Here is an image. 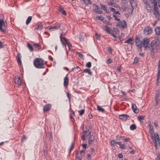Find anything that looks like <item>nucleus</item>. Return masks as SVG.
I'll return each instance as SVG.
<instances>
[{
    "instance_id": "obj_48",
    "label": "nucleus",
    "mask_w": 160,
    "mask_h": 160,
    "mask_svg": "<svg viewBox=\"0 0 160 160\" xmlns=\"http://www.w3.org/2000/svg\"><path fill=\"white\" fill-rule=\"evenodd\" d=\"M89 129L88 130V132H89V133L88 134V135H92L91 134V132L92 131V130H91V127H90V126H89Z\"/></svg>"
},
{
    "instance_id": "obj_56",
    "label": "nucleus",
    "mask_w": 160,
    "mask_h": 160,
    "mask_svg": "<svg viewBox=\"0 0 160 160\" xmlns=\"http://www.w3.org/2000/svg\"><path fill=\"white\" fill-rule=\"evenodd\" d=\"M78 56L80 58H82V57H83V55H82V54L80 52H78Z\"/></svg>"
},
{
    "instance_id": "obj_6",
    "label": "nucleus",
    "mask_w": 160,
    "mask_h": 160,
    "mask_svg": "<svg viewBox=\"0 0 160 160\" xmlns=\"http://www.w3.org/2000/svg\"><path fill=\"white\" fill-rule=\"evenodd\" d=\"M152 29L149 26H147L144 30V32L146 35H149L152 33Z\"/></svg>"
},
{
    "instance_id": "obj_28",
    "label": "nucleus",
    "mask_w": 160,
    "mask_h": 160,
    "mask_svg": "<svg viewBox=\"0 0 160 160\" xmlns=\"http://www.w3.org/2000/svg\"><path fill=\"white\" fill-rule=\"evenodd\" d=\"M154 138L155 139V142H156L157 141H159V137L158 133H156L154 134Z\"/></svg>"
},
{
    "instance_id": "obj_30",
    "label": "nucleus",
    "mask_w": 160,
    "mask_h": 160,
    "mask_svg": "<svg viewBox=\"0 0 160 160\" xmlns=\"http://www.w3.org/2000/svg\"><path fill=\"white\" fill-rule=\"evenodd\" d=\"M32 19V16H29L26 21V25H28L30 22L31 20Z\"/></svg>"
},
{
    "instance_id": "obj_58",
    "label": "nucleus",
    "mask_w": 160,
    "mask_h": 160,
    "mask_svg": "<svg viewBox=\"0 0 160 160\" xmlns=\"http://www.w3.org/2000/svg\"><path fill=\"white\" fill-rule=\"evenodd\" d=\"M102 16L101 15L99 17H97L96 18L97 19L98 18V19H99L100 20H101L102 19Z\"/></svg>"
},
{
    "instance_id": "obj_25",
    "label": "nucleus",
    "mask_w": 160,
    "mask_h": 160,
    "mask_svg": "<svg viewBox=\"0 0 160 160\" xmlns=\"http://www.w3.org/2000/svg\"><path fill=\"white\" fill-rule=\"evenodd\" d=\"M155 31L157 35H160V27L156 26L155 29Z\"/></svg>"
},
{
    "instance_id": "obj_32",
    "label": "nucleus",
    "mask_w": 160,
    "mask_h": 160,
    "mask_svg": "<svg viewBox=\"0 0 160 160\" xmlns=\"http://www.w3.org/2000/svg\"><path fill=\"white\" fill-rule=\"evenodd\" d=\"M27 47L29 49L30 51H32L33 50V48L32 46L29 43L27 44Z\"/></svg>"
},
{
    "instance_id": "obj_41",
    "label": "nucleus",
    "mask_w": 160,
    "mask_h": 160,
    "mask_svg": "<svg viewBox=\"0 0 160 160\" xmlns=\"http://www.w3.org/2000/svg\"><path fill=\"white\" fill-rule=\"evenodd\" d=\"M154 125L156 128H158V121L157 120H155L154 122Z\"/></svg>"
},
{
    "instance_id": "obj_55",
    "label": "nucleus",
    "mask_w": 160,
    "mask_h": 160,
    "mask_svg": "<svg viewBox=\"0 0 160 160\" xmlns=\"http://www.w3.org/2000/svg\"><path fill=\"white\" fill-rule=\"evenodd\" d=\"M95 36L97 39L99 40L100 39V36L96 33L95 34Z\"/></svg>"
},
{
    "instance_id": "obj_9",
    "label": "nucleus",
    "mask_w": 160,
    "mask_h": 160,
    "mask_svg": "<svg viewBox=\"0 0 160 160\" xmlns=\"http://www.w3.org/2000/svg\"><path fill=\"white\" fill-rule=\"evenodd\" d=\"M60 24H58L53 27H48L47 28L50 31H52V30L58 29L60 27Z\"/></svg>"
},
{
    "instance_id": "obj_18",
    "label": "nucleus",
    "mask_w": 160,
    "mask_h": 160,
    "mask_svg": "<svg viewBox=\"0 0 160 160\" xmlns=\"http://www.w3.org/2000/svg\"><path fill=\"white\" fill-rule=\"evenodd\" d=\"M68 77L66 76L64 79L63 85L64 87H66L68 86Z\"/></svg>"
},
{
    "instance_id": "obj_51",
    "label": "nucleus",
    "mask_w": 160,
    "mask_h": 160,
    "mask_svg": "<svg viewBox=\"0 0 160 160\" xmlns=\"http://www.w3.org/2000/svg\"><path fill=\"white\" fill-rule=\"evenodd\" d=\"M120 148L123 149H124L126 148V146L125 144H122L120 146Z\"/></svg>"
},
{
    "instance_id": "obj_4",
    "label": "nucleus",
    "mask_w": 160,
    "mask_h": 160,
    "mask_svg": "<svg viewBox=\"0 0 160 160\" xmlns=\"http://www.w3.org/2000/svg\"><path fill=\"white\" fill-rule=\"evenodd\" d=\"M7 25L6 21H4L3 19H0V30L4 32H6V30L4 28H3L2 27L5 28Z\"/></svg>"
},
{
    "instance_id": "obj_1",
    "label": "nucleus",
    "mask_w": 160,
    "mask_h": 160,
    "mask_svg": "<svg viewBox=\"0 0 160 160\" xmlns=\"http://www.w3.org/2000/svg\"><path fill=\"white\" fill-rule=\"evenodd\" d=\"M34 66L37 68H44V62L43 60L40 58H36L34 60Z\"/></svg>"
},
{
    "instance_id": "obj_49",
    "label": "nucleus",
    "mask_w": 160,
    "mask_h": 160,
    "mask_svg": "<svg viewBox=\"0 0 160 160\" xmlns=\"http://www.w3.org/2000/svg\"><path fill=\"white\" fill-rule=\"evenodd\" d=\"M85 112V110L84 109H82L80 111H79L80 115H82L83 114L84 112Z\"/></svg>"
},
{
    "instance_id": "obj_22",
    "label": "nucleus",
    "mask_w": 160,
    "mask_h": 160,
    "mask_svg": "<svg viewBox=\"0 0 160 160\" xmlns=\"http://www.w3.org/2000/svg\"><path fill=\"white\" fill-rule=\"evenodd\" d=\"M133 40L132 38H129L128 39L125 41L124 42L125 43H128L130 45H132L133 44V42H132Z\"/></svg>"
},
{
    "instance_id": "obj_54",
    "label": "nucleus",
    "mask_w": 160,
    "mask_h": 160,
    "mask_svg": "<svg viewBox=\"0 0 160 160\" xmlns=\"http://www.w3.org/2000/svg\"><path fill=\"white\" fill-rule=\"evenodd\" d=\"M159 96V94L158 93H156L155 95V99H158Z\"/></svg>"
},
{
    "instance_id": "obj_17",
    "label": "nucleus",
    "mask_w": 160,
    "mask_h": 160,
    "mask_svg": "<svg viewBox=\"0 0 160 160\" xmlns=\"http://www.w3.org/2000/svg\"><path fill=\"white\" fill-rule=\"evenodd\" d=\"M21 55L20 53H18L17 54V61L18 64H19L20 65L22 64V62L21 60Z\"/></svg>"
},
{
    "instance_id": "obj_42",
    "label": "nucleus",
    "mask_w": 160,
    "mask_h": 160,
    "mask_svg": "<svg viewBox=\"0 0 160 160\" xmlns=\"http://www.w3.org/2000/svg\"><path fill=\"white\" fill-rule=\"evenodd\" d=\"M67 45H68V46L69 49H70V50L72 48V45L69 42V41L67 43Z\"/></svg>"
},
{
    "instance_id": "obj_26",
    "label": "nucleus",
    "mask_w": 160,
    "mask_h": 160,
    "mask_svg": "<svg viewBox=\"0 0 160 160\" xmlns=\"http://www.w3.org/2000/svg\"><path fill=\"white\" fill-rule=\"evenodd\" d=\"M96 7H97V8L95 10L96 12V13L102 14V11L99 8V7H98V6L97 5Z\"/></svg>"
},
{
    "instance_id": "obj_44",
    "label": "nucleus",
    "mask_w": 160,
    "mask_h": 160,
    "mask_svg": "<svg viewBox=\"0 0 160 160\" xmlns=\"http://www.w3.org/2000/svg\"><path fill=\"white\" fill-rule=\"evenodd\" d=\"M86 66L88 68H90L91 67V62H88L86 65Z\"/></svg>"
},
{
    "instance_id": "obj_40",
    "label": "nucleus",
    "mask_w": 160,
    "mask_h": 160,
    "mask_svg": "<svg viewBox=\"0 0 160 160\" xmlns=\"http://www.w3.org/2000/svg\"><path fill=\"white\" fill-rule=\"evenodd\" d=\"M100 6H101V8L104 11L107 9L106 6L104 5L101 4Z\"/></svg>"
},
{
    "instance_id": "obj_47",
    "label": "nucleus",
    "mask_w": 160,
    "mask_h": 160,
    "mask_svg": "<svg viewBox=\"0 0 160 160\" xmlns=\"http://www.w3.org/2000/svg\"><path fill=\"white\" fill-rule=\"evenodd\" d=\"M116 141L114 140H112L111 141V145H115V144L117 143H116Z\"/></svg>"
},
{
    "instance_id": "obj_52",
    "label": "nucleus",
    "mask_w": 160,
    "mask_h": 160,
    "mask_svg": "<svg viewBox=\"0 0 160 160\" xmlns=\"http://www.w3.org/2000/svg\"><path fill=\"white\" fill-rule=\"evenodd\" d=\"M112 61L110 58H108L106 61V63L109 64L110 63H111Z\"/></svg>"
},
{
    "instance_id": "obj_8",
    "label": "nucleus",
    "mask_w": 160,
    "mask_h": 160,
    "mask_svg": "<svg viewBox=\"0 0 160 160\" xmlns=\"http://www.w3.org/2000/svg\"><path fill=\"white\" fill-rule=\"evenodd\" d=\"M119 118L123 120H127L130 119V117L127 114H121L119 116Z\"/></svg>"
},
{
    "instance_id": "obj_38",
    "label": "nucleus",
    "mask_w": 160,
    "mask_h": 160,
    "mask_svg": "<svg viewBox=\"0 0 160 160\" xmlns=\"http://www.w3.org/2000/svg\"><path fill=\"white\" fill-rule=\"evenodd\" d=\"M83 1L87 4H92V2L90 1V0H83Z\"/></svg>"
},
{
    "instance_id": "obj_23",
    "label": "nucleus",
    "mask_w": 160,
    "mask_h": 160,
    "mask_svg": "<svg viewBox=\"0 0 160 160\" xmlns=\"http://www.w3.org/2000/svg\"><path fill=\"white\" fill-rule=\"evenodd\" d=\"M42 25L40 24H37L36 25V27L34 29V30H41L42 29Z\"/></svg>"
},
{
    "instance_id": "obj_2",
    "label": "nucleus",
    "mask_w": 160,
    "mask_h": 160,
    "mask_svg": "<svg viewBox=\"0 0 160 160\" xmlns=\"http://www.w3.org/2000/svg\"><path fill=\"white\" fill-rule=\"evenodd\" d=\"M150 40L149 38H144L143 40L142 45L143 47L146 49H148L151 46L150 44Z\"/></svg>"
},
{
    "instance_id": "obj_33",
    "label": "nucleus",
    "mask_w": 160,
    "mask_h": 160,
    "mask_svg": "<svg viewBox=\"0 0 160 160\" xmlns=\"http://www.w3.org/2000/svg\"><path fill=\"white\" fill-rule=\"evenodd\" d=\"M145 117V116H140L138 117V119L139 121L140 122L141 121L143 120L144 119Z\"/></svg>"
},
{
    "instance_id": "obj_34",
    "label": "nucleus",
    "mask_w": 160,
    "mask_h": 160,
    "mask_svg": "<svg viewBox=\"0 0 160 160\" xmlns=\"http://www.w3.org/2000/svg\"><path fill=\"white\" fill-rule=\"evenodd\" d=\"M105 28V30L106 31L108 32V33L111 32V30H110V28H109V27L106 26Z\"/></svg>"
},
{
    "instance_id": "obj_3",
    "label": "nucleus",
    "mask_w": 160,
    "mask_h": 160,
    "mask_svg": "<svg viewBox=\"0 0 160 160\" xmlns=\"http://www.w3.org/2000/svg\"><path fill=\"white\" fill-rule=\"evenodd\" d=\"M135 42L137 47L138 48V51L139 52L141 51L142 50L141 48L142 46V42L141 41L139 38L138 36H136V37Z\"/></svg>"
},
{
    "instance_id": "obj_60",
    "label": "nucleus",
    "mask_w": 160,
    "mask_h": 160,
    "mask_svg": "<svg viewBox=\"0 0 160 160\" xmlns=\"http://www.w3.org/2000/svg\"><path fill=\"white\" fill-rule=\"evenodd\" d=\"M87 156V158L88 159L90 160L91 158V155L89 154H88Z\"/></svg>"
},
{
    "instance_id": "obj_37",
    "label": "nucleus",
    "mask_w": 160,
    "mask_h": 160,
    "mask_svg": "<svg viewBox=\"0 0 160 160\" xmlns=\"http://www.w3.org/2000/svg\"><path fill=\"white\" fill-rule=\"evenodd\" d=\"M113 17L114 18V19L115 21H117L118 22L120 21V19L118 18L117 16L114 15V14H113Z\"/></svg>"
},
{
    "instance_id": "obj_21",
    "label": "nucleus",
    "mask_w": 160,
    "mask_h": 160,
    "mask_svg": "<svg viewBox=\"0 0 160 160\" xmlns=\"http://www.w3.org/2000/svg\"><path fill=\"white\" fill-rule=\"evenodd\" d=\"M58 11L62 14L66 15V13L65 10H64V9L63 7H62V6H60L59 8L58 9Z\"/></svg>"
},
{
    "instance_id": "obj_10",
    "label": "nucleus",
    "mask_w": 160,
    "mask_h": 160,
    "mask_svg": "<svg viewBox=\"0 0 160 160\" xmlns=\"http://www.w3.org/2000/svg\"><path fill=\"white\" fill-rule=\"evenodd\" d=\"M14 82L18 86L21 85L22 81L21 78L19 77H15L14 78Z\"/></svg>"
},
{
    "instance_id": "obj_59",
    "label": "nucleus",
    "mask_w": 160,
    "mask_h": 160,
    "mask_svg": "<svg viewBox=\"0 0 160 160\" xmlns=\"http://www.w3.org/2000/svg\"><path fill=\"white\" fill-rule=\"evenodd\" d=\"M79 154V152H77L75 153V158H79L78 155Z\"/></svg>"
},
{
    "instance_id": "obj_13",
    "label": "nucleus",
    "mask_w": 160,
    "mask_h": 160,
    "mask_svg": "<svg viewBox=\"0 0 160 160\" xmlns=\"http://www.w3.org/2000/svg\"><path fill=\"white\" fill-rule=\"evenodd\" d=\"M62 33H61L60 35V38L61 41L63 44L67 43L68 41L65 37L62 38Z\"/></svg>"
},
{
    "instance_id": "obj_5",
    "label": "nucleus",
    "mask_w": 160,
    "mask_h": 160,
    "mask_svg": "<svg viewBox=\"0 0 160 160\" xmlns=\"http://www.w3.org/2000/svg\"><path fill=\"white\" fill-rule=\"evenodd\" d=\"M119 22L117 24V26L119 27L120 28H126L127 27V25L125 21L123 20L122 21H119Z\"/></svg>"
},
{
    "instance_id": "obj_39",
    "label": "nucleus",
    "mask_w": 160,
    "mask_h": 160,
    "mask_svg": "<svg viewBox=\"0 0 160 160\" xmlns=\"http://www.w3.org/2000/svg\"><path fill=\"white\" fill-rule=\"evenodd\" d=\"M33 46H34L36 48H37L38 50L40 49V47L38 43H35L34 44Z\"/></svg>"
},
{
    "instance_id": "obj_36",
    "label": "nucleus",
    "mask_w": 160,
    "mask_h": 160,
    "mask_svg": "<svg viewBox=\"0 0 160 160\" xmlns=\"http://www.w3.org/2000/svg\"><path fill=\"white\" fill-rule=\"evenodd\" d=\"M109 34H111V35H112V36H113L114 37V40L115 41L116 40V38H117V36L116 35H115V34H113L112 31V32L111 31L110 32H109Z\"/></svg>"
},
{
    "instance_id": "obj_53",
    "label": "nucleus",
    "mask_w": 160,
    "mask_h": 160,
    "mask_svg": "<svg viewBox=\"0 0 160 160\" xmlns=\"http://www.w3.org/2000/svg\"><path fill=\"white\" fill-rule=\"evenodd\" d=\"M155 99V105L156 106H157L158 104V101L159 99Z\"/></svg>"
},
{
    "instance_id": "obj_24",
    "label": "nucleus",
    "mask_w": 160,
    "mask_h": 160,
    "mask_svg": "<svg viewBox=\"0 0 160 160\" xmlns=\"http://www.w3.org/2000/svg\"><path fill=\"white\" fill-rule=\"evenodd\" d=\"M153 14L158 20H160V14L159 13V12H153Z\"/></svg>"
},
{
    "instance_id": "obj_50",
    "label": "nucleus",
    "mask_w": 160,
    "mask_h": 160,
    "mask_svg": "<svg viewBox=\"0 0 160 160\" xmlns=\"http://www.w3.org/2000/svg\"><path fill=\"white\" fill-rule=\"evenodd\" d=\"M26 140V137L25 135H23L21 138L22 142H23L25 140Z\"/></svg>"
},
{
    "instance_id": "obj_46",
    "label": "nucleus",
    "mask_w": 160,
    "mask_h": 160,
    "mask_svg": "<svg viewBox=\"0 0 160 160\" xmlns=\"http://www.w3.org/2000/svg\"><path fill=\"white\" fill-rule=\"evenodd\" d=\"M67 96L68 98V100H69V101L70 102V100H71V98H70V94L68 92H67Z\"/></svg>"
},
{
    "instance_id": "obj_31",
    "label": "nucleus",
    "mask_w": 160,
    "mask_h": 160,
    "mask_svg": "<svg viewBox=\"0 0 160 160\" xmlns=\"http://www.w3.org/2000/svg\"><path fill=\"white\" fill-rule=\"evenodd\" d=\"M136 125L134 124H132L130 127V129L132 130H134L136 128Z\"/></svg>"
},
{
    "instance_id": "obj_12",
    "label": "nucleus",
    "mask_w": 160,
    "mask_h": 160,
    "mask_svg": "<svg viewBox=\"0 0 160 160\" xmlns=\"http://www.w3.org/2000/svg\"><path fill=\"white\" fill-rule=\"evenodd\" d=\"M52 105L50 104H47L43 107V110L44 112L49 111L51 108Z\"/></svg>"
},
{
    "instance_id": "obj_29",
    "label": "nucleus",
    "mask_w": 160,
    "mask_h": 160,
    "mask_svg": "<svg viewBox=\"0 0 160 160\" xmlns=\"http://www.w3.org/2000/svg\"><path fill=\"white\" fill-rule=\"evenodd\" d=\"M97 110L101 112H105V110L104 109L102 108L99 105L97 106Z\"/></svg>"
},
{
    "instance_id": "obj_19",
    "label": "nucleus",
    "mask_w": 160,
    "mask_h": 160,
    "mask_svg": "<svg viewBox=\"0 0 160 160\" xmlns=\"http://www.w3.org/2000/svg\"><path fill=\"white\" fill-rule=\"evenodd\" d=\"M89 136L88 144H91L92 141L94 139V136L92 135H88Z\"/></svg>"
},
{
    "instance_id": "obj_63",
    "label": "nucleus",
    "mask_w": 160,
    "mask_h": 160,
    "mask_svg": "<svg viewBox=\"0 0 160 160\" xmlns=\"http://www.w3.org/2000/svg\"><path fill=\"white\" fill-rule=\"evenodd\" d=\"M120 138L121 136H119V135H118L116 137V139L117 140H120Z\"/></svg>"
},
{
    "instance_id": "obj_16",
    "label": "nucleus",
    "mask_w": 160,
    "mask_h": 160,
    "mask_svg": "<svg viewBox=\"0 0 160 160\" xmlns=\"http://www.w3.org/2000/svg\"><path fill=\"white\" fill-rule=\"evenodd\" d=\"M130 2L132 8H134L135 7H136L137 4L134 0H130Z\"/></svg>"
},
{
    "instance_id": "obj_57",
    "label": "nucleus",
    "mask_w": 160,
    "mask_h": 160,
    "mask_svg": "<svg viewBox=\"0 0 160 160\" xmlns=\"http://www.w3.org/2000/svg\"><path fill=\"white\" fill-rule=\"evenodd\" d=\"M130 140V139L129 138H127L124 139H123V140L125 142H126L129 141Z\"/></svg>"
},
{
    "instance_id": "obj_35",
    "label": "nucleus",
    "mask_w": 160,
    "mask_h": 160,
    "mask_svg": "<svg viewBox=\"0 0 160 160\" xmlns=\"http://www.w3.org/2000/svg\"><path fill=\"white\" fill-rule=\"evenodd\" d=\"M85 153V150H82L80 151V156L79 157L82 158V157L84 156Z\"/></svg>"
},
{
    "instance_id": "obj_7",
    "label": "nucleus",
    "mask_w": 160,
    "mask_h": 160,
    "mask_svg": "<svg viewBox=\"0 0 160 160\" xmlns=\"http://www.w3.org/2000/svg\"><path fill=\"white\" fill-rule=\"evenodd\" d=\"M151 3H153V12H158V8L157 6V0H153V1L151 2Z\"/></svg>"
},
{
    "instance_id": "obj_27",
    "label": "nucleus",
    "mask_w": 160,
    "mask_h": 160,
    "mask_svg": "<svg viewBox=\"0 0 160 160\" xmlns=\"http://www.w3.org/2000/svg\"><path fill=\"white\" fill-rule=\"evenodd\" d=\"M83 72L85 73H88V74L90 76H91L92 74V73L90 71V69H85L83 70Z\"/></svg>"
},
{
    "instance_id": "obj_64",
    "label": "nucleus",
    "mask_w": 160,
    "mask_h": 160,
    "mask_svg": "<svg viewBox=\"0 0 160 160\" xmlns=\"http://www.w3.org/2000/svg\"><path fill=\"white\" fill-rule=\"evenodd\" d=\"M121 0L123 3H124L125 4H127L128 3V2L127 0Z\"/></svg>"
},
{
    "instance_id": "obj_11",
    "label": "nucleus",
    "mask_w": 160,
    "mask_h": 160,
    "mask_svg": "<svg viewBox=\"0 0 160 160\" xmlns=\"http://www.w3.org/2000/svg\"><path fill=\"white\" fill-rule=\"evenodd\" d=\"M143 2L145 4V8L147 10L149 11L151 10L150 4L148 2V0H143Z\"/></svg>"
},
{
    "instance_id": "obj_14",
    "label": "nucleus",
    "mask_w": 160,
    "mask_h": 160,
    "mask_svg": "<svg viewBox=\"0 0 160 160\" xmlns=\"http://www.w3.org/2000/svg\"><path fill=\"white\" fill-rule=\"evenodd\" d=\"M148 126L149 128V132L150 134L152 136V137H153V135L154 133L153 127L150 124H149L148 125Z\"/></svg>"
},
{
    "instance_id": "obj_45",
    "label": "nucleus",
    "mask_w": 160,
    "mask_h": 160,
    "mask_svg": "<svg viewBox=\"0 0 160 160\" xmlns=\"http://www.w3.org/2000/svg\"><path fill=\"white\" fill-rule=\"evenodd\" d=\"M74 115V112L73 111H72V113L70 115V117L71 118H72Z\"/></svg>"
},
{
    "instance_id": "obj_20",
    "label": "nucleus",
    "mask_w": 160,
    "mask_h": 160,
    "mask_svg": "<svg viewBox=\"0 0 160 160\" xmlns=\"http://www.w3.org/2000/svg\"><path fill=\"white\" fill-rule=\"evenodd\" d=\"M109 9L110 10H111V11H112L113 12V14H114V15H115L116 14H118V15H120V13L118 11H116V9L114 8L111 7H109Z\"/></svg>"
},
{
    "instance_id": "obj_43",
    "label": "nucleus",
    "mask_w": 160,
    "mask_h": 160,
    "mask_svg": "<svg viewBox=\"0 0 160 160\" xmlns=\"http://www.w3.org/2000/svg\"><path fill=\"white\" fill-rule=\"evenodd\" d=\"M74 142H72L71 146L70 147V148L69 151V152H70V151L72 150L74 146Z\"/></svg>"
},
{
    "instance_id": "obj_61",
    "label": "nucleus",
    "mask_w": 160,
    "mask_h": 160,
    "mask_svg": "<svg viewBox=\"0 0 160 160\" xmlns=\"http://www.w3.org/2000/svg\"><path fill=\"white\" fill-rule=\"evenodd\" d=\"M138 62V58H134V63H136Z\"/></svg>"
},
{
    "instance_id": "obj_15",
    "label": "nucleus",
    "mask_w": 160,
    "mask_h": 160,
    "mask_svg": "<svg viewBox=\"0 0 160 160\" xmlns=\"http://www.w3.org/2000/svg\"><path fill=\"white\" fill-rule=\"evenodd\" d=\"M132 108L135 113H137L139 112V110L137 109V107L135 104H132Z\"/></svg>"
},
{
    "instance_id": "obj_62",
    "label": "nucleus",
    "mask_w": 160,
    "mask_h": 160,
    "mask_svg": "<svg viewBox=\"0 0 160 160\" xmlns=\"http://www.w3.org/2000/svg\"><path fill=\"white\" fill-rule=\"evenodd\" d=\"M103 22L106 25H107V24H108V22L107 21H106V20L104 19V20H103Z\"/></svg>"
}]
</instances>
